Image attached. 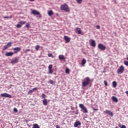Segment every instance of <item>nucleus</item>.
Listing matches in <instances>:
<instances>
[{"label":"nucleus","instance_id":"dca6fc26","mask_svg":"<svg viewBox=\"0 0 128 128\" xmlns=\"http://www.w3.org/2000/svg\"><path fill=\"white\" fill-rule=\"evenodd\" d=\"M42 103L44 106H47L48 104V100L45 98L44 100H42Z\"/></svg>","mask_w":128,"mask_h":128},{"label":"nucleus","instance_id":"b1692460","mask_svg":"<svg viewBox=\"0 0 128 128\" xmlns=\"http://www.w3.org/2000/svg\"><path fill=\"white\" fill-rule=\"evenodd\" d=\"M12 43L10 42L7 43V48H10V46H12Z\"/></svg>","mask_w":128,"mask_h":128},{"label":"nucleus","instance_id":"c85d7f7f","mask_svg":"<svg viewBox=\"0 0 128 128\" xmlns=\"http://www.w3.org/2000/svg\"><path fill=\"white\" fill-rule=\"evenodd\" d=\"M48 56L51 57V58H54V56H53L52 53H48Z\"/></svg>","mask_w":128,"mask_h":128},{"label":"nucleus","instance_id":"20e7f679","mask_svg":"<svg viewBox=\"0 0 128 128\" xmlns=\"http://www.w3.org/2000/svg\"><path fill=\"white\" fill-rule=\"evenodd\" d=\"M124 70V66H120L119 68L118 69L117 72L118 74H122Z\"/></svg>","mask_w":128,"mask_h":128},{"label":"nucleus","instance_id":"f3484780","mask_svg":"<svg viewBox=\"0 0 128 128\" xmlns=\"http://www.w3.org/2000/svg\"><path fill=\"white\" fill-rule=\"evenodd\" d=\"M91 46H96V44L94 40H91Z\"/></svg>","mask_w":128,"mask_h":128},{"label":"nucleus","instance_id":"4468645a","mask_svg":"<svg viewBox=\"0 0 128 128\" xmlns=\"http://www.w3.org/2000/svg\"><path fill=\"white\" fill-rule=\"evenodd\" d=\"M81 123L80 121H76L74 124V127H78V126H80Z\"/></svg>","mask_w":128,"mask_h":128},{"label":"nucleus","instance_id":"423d86ee","mask_svg":"<svg viewBox=\"0 0 128 128\" xmlns=\"http://www.w3.org/2000/svg\"><path fill=\"white\" fill-rule=\"evenodd\" d=\"M104 114H107L110 116L112 117L114 116V114L113 112H112L110 110H106L104 111Z\"/></svg>","mask_w":128,"mask_h":128},{"label":"nucleus","instance_id":"ea45409f","mask_svg":"<svg viewBox=\"0 0 128 128\" xmlns=\"http://www.w3.org/2000/svg\"><path fill=\"white\" fill-rule=\"evenodd\" d=\"M92 110H94V111H97V110H98V108H95L94 107H92Z\"/></svg>","mask_w":128,"mask_h":128},{"label":"nucleus","instance_id":"39448f33","mask_svg":"<svg viewBox=\"0 0 128 128\" xmlns=\"http://www.w3.org/2000/svg\"><path fill=\"white\" fill-rule=\"evenodd\" d=\"M1 96H2V97H5L6 98H12V95L8 94L7 92L1 94Z\"/></svg>","mask_w":128,"mask_h":128},{"label":"nucleus","instance_id":"79ce46f5","mask_svg":"<svg viewBox=\"0 0 128 128\" xmlns=\"http://www.w3.org/2000/svg\"><path fill=\"white\" fill-rule=\"evenodd\" d=\"M14 112H18V110H17L16 108H14Z\"/></svg>","mask_w":128,"mask_h":128},{"label":"nucleus","instance_id":"c03bdc74","mask_svg":"<svg viewBox=\"0 0 128 128\" xmlns=\"http://www.w3.org/2000/svg\"><path fill=\"white\" fill-rule=\"evenodd\" d=\"M4 18L9 19L10 17L8 16H4Z\"/></svg>","mask_w":128,"mask_h":128},{"label":"nucleus","instance_id":"412c9836","mask_svg":"<svg viewBox=\"0 0 128 128\" xmlns=\"http://www.w3.org/2000/svg\"><path fill=\"white\" fill-rule=\"evenodd\" d=\"M86 59L83 58L82 60V64L83 66H84V64H86Z\"/></svg>","mask_w":128,"mask_h":128},{"label":"nucleus","instance_id":"8fccbe9b","mask_svg":"<svg viewBox=\"0 0 128 128\" xmlns=\"http://www.w3.org/2000/svg\"><path fill=\"white\" fill-rule=\"evenodd\" d=\"M115 128H118V126H116V127H115Z\"/></svg>","mask_w":128,"mask_h":128},{"label":"nucleus","instance_id":"de8ad7c7","mask_svg":"<svg viewBox=\"0 0 128 128\" xmlns=\"http://www.w3.org/2000/svg\"><path fill=\"white\" fill-rule=\"evenodd\" d=\"M35 0H30V2H34Z\"/></svg>","mask_w":128,"mask_h":128},{"label":"nucleus","instance_id":"473e14b6","mask_svg":"<svg viewBox=\"0 0 128 128\" xmlns=\"http://www.w3.org/2000/svg\"><path fill=\"white\" fill-rule=\"evenodd\" d=\"M42 98L44 99L46 98V95L45 94H42Z\"/></svg>","mask_w":128,"mask_h":128},{"label":"nucleus","instance_id":"72a5a7b5","mask_svg":"<svg viewBox=\"0 0 128 128\" xmlns=\"http://www.w3.org/2000/svg\"><path fill=\"white\" fill-rule=\"evenodd\" d=\"M16 28H22V24H20H20H16Z\"/></svg>","mask_w":128,"mask_h":128},{"label":"nucleus","instance_id":"a19ab883","mask_svg":"<svg viewBox=\"0 0 128 128\" xmlns=\"http://www.w3.org/2000/svg\"><path fill=\"white\" fill-rule=\"evenodd\" d=\"M30 49H26V50L24 51V52L27 53L28 52H30Z\"/></svg>","mask_w":128,"mask_h":128},{"label":"nucleus","instance_id":"3c124183","mask_svg":"<svg viewBox=\"0 0 128 128\" xmlns=\"http://www.w3.org/2000/svg\"><path fill=\"white\" fill-rule=\"evenodd\" d=\"M76 114H78V113H76Z\"/></svg>","mask_w":128,"mask_h":128},{"label":"nucleus","instance_id":"ddd939ff","mask_svg":"<svg viewBox=\"0 0 128 128\" xmlns=\"http://www.w3.org/2000/svg\"><path fill=\"white\" fill-rule=\"evenodd\" d=\"M13 55H14V52H7L6 53V56H12Z\"/></svg>","mask_w":128,"mask_h":128},{"label":"nucleus","instance_id":"1a4fd4ad","mask_svg":"<svg viewBox=\"0 0 128 128\" xmlns=\"http://www.w3.org/2000/svg\"><path fill=\"white\" fill-rule=\"evenodd\" d=\"M18 62V58H14V59H12L10 62V64H17Z\"/></svg>","mask_w":128,"mask_h":128},{"label":"nucleus","instance_id":"7ed1b4c3","mask_svg":"<svg viewBox=\"0 0 128 128\" xmlns=\"http://www.w3.org/2000/svg\"><path fill=\"white\" fill-rule=\"evenodd\" d=\"M79 106L82 110L83 113H88V110L87 108H86V107H85L82 104H80Z\"/></svg>","mask_w":128,"mask_h":128},{"label":"nucleus","instance_id":"a211bd4d","mask_svg":"<svg viewBox=\"0 0 128 128\" xmlns=\"http://www.w3.org/2000/svg\"><path fill=\"white\" fill-rule=\"evenodd\" d=\"M117 85H118V84L116 82V81H113V82H112V86H113V87L116 88Z\"/></svg>","mask_w":128,"mask_h":128},{"label":"nucleus","instance_id":"c756f323","mask_svg":"<svg viewBox=\"0 0 128 128\" xmlns=\"http://www.w3.org/2000/svg\"><path fill=\"white\" fill-rule=\"evenodd\" d=\"M48 72H49V74H52V72H54V70H53L52 68L50 69V70L48 71Z\"/></svg>","mask_w":128,"mask_h":128},{"label":"nucleus","instance_id":"7c9ffc66","mask_svg":"<svg viewBox=\"0 0 128 128\" xmlns=\"http://www.w3.org/2000/svg\"><path fill=\"white\" fill-rule=\"evenodd\" d=\"M25 27L26 28H30V23H28V22L26 23V25L25 26Z\"/></svg>","mask_w":128,"mask_h":128},{"label":"nucleus","instance_id":"f257e3e1","mask_svg":"<svg viewBox=\"0 0 128 128\" xmlns=\"http://www.w3.org/2000/svg\"><path fill=\"white\" fill-rule=\"evenodd\" d=\"M60 9L62 10H64L66 12H70V10L68 6V4H61Z\"/></svg>","mask_w":128,"mask_h":128},{"label":"nucleus","instance_id":"6e6552de","mask_svg":"<svg viewBox=\"0 0 128 128\" xmlns=\"http://www.w3.org/2000/svg\"><path fill=\"white\" fill-rule=\"evenodd\" d=\"M74 32L78 34H81L82 33V30L80 27H76L74 28Z\"/></svg>","mask_w":128,"mask_h":128},{"label":"nucleus","instance_id":"2f4dec72","mask_svg":"<svg viewBox=\"0 0 128 128\" xmlns=\"http://www.w3.org/2000/svg\"><path fill=\"white\" fill-rule=\"evenodd\" d=\"M76 1L78 2V4H82V0H76Z\"/></svg>","mask_w":128,"mask_h":128},{"label":"nucleus","instance_id":"4c0bfd02","mask_svg":"<svg viewBox=\"0 0 128 128\" xmlns=\"http://www.w3.org/2000/svg\"><path fill=\"white\" fill-rule=\"evenodd\" d=\"M66 74H69V72H70V69L69 68H66Z\"/></svg>","mask_w":128,"mask_h":128},{"label":"nucleus","instance_id":"2eb2a0df","mask_svg":"<svg viewBox=\"0 0 128 128\" xmlns=\"http://www.w3.org/2000/svg\"><path fill=\"white\" fill-rule=\"evenodd\" d=\"M32 14H40V12H38L36 10H32Z\"/></svg>","mask_w":128,"mask_h":128},{"label":"nucleus","instance_id":"09e8293b","mask_svg":"<svg viewBox=\"0 0 128 128\" xmlns=\"http://www.w3.org/2000/svg\"><path fill=\"white\" fill-rule=\"evenodd\" d=\"M126 60H128V56L126 58Z\"/></svg>","mask_w":128,"mask_h":128},{"label":"nucleus","instance_id":"c9c22d12","mask_svg":"<svg viewBox=\"0 0 128 128\" xmlns=\"http://www.w3.org/2000/svg\"><path fill=\"white\" fill-rule=\"evenodd\" d=\"M118 126L120 127V128H126V127L124 125H122V126H121V124H118Z\"/></svg>","mask_w":128,"mask_h":128},{"label":"nucleus","instance_id":"f03ea898","mask_svg":"<svg viewBox=\"0 0 128 128\" xmlns=\"http://www.w3.org/2000/svg\"><path fill=\"white\" fill-rule=\"evenodd\" d=\"M90 82V78L86 77V78H84V80L82 82V87H86V86L89 84Z\"/></svg>","mask_w":128,"mask_h":128},{"label":"nucleus","instance_id":"f704fd0d","mask_svg":"<svg viewBox=\"0 0 128 128\" xmlns=\"http://www.w3.org/2000/svg\"><path fill=\"white\" fill-rule=\"evenodd\" d=\"M52 68V64H50L48 66V70H49V71H50V70H51Z\"/></svg>","mask_w":128,"mask_h":128},{"label":"nucleus","instance_id":"864d4df0","mask_svg":"<svg viewBox=\"0 0 128 128\" xmlns=\"http://www.w3.org/2000/svg\"><path fill=\"white\" fill-rule=\"evenodd\" d=\"M96 128H98L97 127H96Z\"/></svg>","mask_w":128,"mask_h":128},{"label":"nucleus","instance_id":"f8f14e48","mask_svg":"<svg viewBox=\"0 0 128 128\" xmlns=\"http://www.w3.org/2000/svg\"><path fill=\"white\" fill-rule=\"evenodd\" d=\"M34 90H38V88L36 87L34 88L32 90H29V91H28V94H30L33 93L34 91Z\"/></svg>","mask_w":128,"mask_h":128},{"label":"nucleus","instance_id":"cd10ccee","mask_svg":"<svg viewBox=\"0 0 128 128\" xmlns=\"http://www.w3.org/2000/svg\"><path fill=\"white\" fill-rule=\"evenodd\" d=\"M8 49V44L6 46H4V48L2 49L3 51H4V50H6Z\"/></svg>","mask_w":128,"mask_h":128},{"label":"nucleus","instance_id":"aec40b11","mask_svg":"<svg viewBox=\"0 0 128 128\" xmlns=\"http://www.w3.org/2000/svg\"><path fill=\"white\" fill-rule=\"evenodd\" d=\"M58 58L60 60H64V59H66V58H64V55H59Z\"/></svg>","mask_w":128,"mask_h":128},{"label":"nucleus","instance_id":"4be33fe9","mask_svg":"<svg viewBox=\"0 0 128 128\" xmlns=\"http://www.w3.org/2000/svg\"><path fill=\"white\" fill-rule=\"evenodd\" d=\"M48 16H52L54 14V12H52V10H49L48 12Z\"/></svg>","mask_w":128,"mask_h":128},{"label":"nucleus","instance_id":"a878e982","mask_svg":"<svg viewBox=\"0 0 128 128\" xmlns=\"http://www.w3.org/2000/svg\"><path fill=\"white\" fill-rule=\"evenodd\" d=\"M49 82H50L51 84H54L56 82H54V80H49Z\"/></svg>","mask_w":128,"mask_h":128},{"label":"nucleus","instance_id":"58836bf2","mask_svg":"<svg viewBox=\"0 0 128 128\" xmlns=\"http://www.w3.org/2000/svg\"><path fill=\"white\" fill-rule=\"evenodd\" d=\"M124 64L126 65V66H128V61H124Z\"/></svg>","mask_w":128,"mask_h":128},{"label":"nucleus","instance_id":"49530a36","mask_svg":"<svg viewBox=\"0 0 128 128\" xmlns=\"http://www.w3.org/2000/svg\"><path fill=\"white\" fill-rule=\"evenodd\" d=\"M126 94H128V90H126Z\"/></svg>","mask_w":128,"mask_h":128},{"label":"nucleus","instance_id":"e433bc0d","mask_svg":"<svg viewBox=\"0 0 128 128\" xmlns=\"http://www.w3.org/2000/svg\"><path fill=\"white\" fill-rule=\"evenodd\" d=\"M104 84L105 86H108V82H107V81H106V80H104Z\"/></svg>","mask_w":128,"mask_h":128},{"label":"nucleus","instance_id":"9d476101","mask_svg":"<svg viewBox=\"0 0 128 128\" xmlns=\"http://www.w3.org/2000/svg\"><path fill=\"white\" fill-rule=\"evenodd\" d=\"M13 50L14 51V54H18V52L20 51L21 48H13Z\"/></svg>","mask_w":128,"mask_h":128},{"label":"nucleus","instance_id":"bb28decb","mask_svg":"<svg viewBox=\"0 0 128 128\" xmlns=\"http://www.w3.org/2000/svg\"><path fill=\"white\" fill-rule=\"evenodd\" d=\"M34 128H40L38 124H34Z\"/></svg>","mask_w":128,"mask_h":128},{"label":"nucleus","instance_id":"6ab92c4d","mask_svg":"<svg viewBox=\"0 0 128 128\" xmlns=\"http://www.w3.org/2000/svg\"><path fill=\"white\" fill-rule=\"evenodd\" d=\"M112 100L114 101V102H118V98H116L115 96H112Z\"/></svg>","mask_w":128,"mask_h":128},{"label":"nucleus","instance_id":"9b49d317","mask_svg":"<svg viewBox=\"0 0 128 128\" xmlns=\"http://www.w3.org/2000/svg\"><path fill=\"white\" fill-rule=\"evenodd\" d=\"M64 39L66 40V43H68L70 41V38H68V36H64Z\"/></svg>","mask_w":128,"mask_h":128},{"label":"nucleus","instance_id":"37998d69","mask_svg":"<svg viewBox=\"0 0 128 128\" xmlns=\"http://www.w3.org/2000/svg\"><path fill=\"white\" fill-rule=\"evenodd\" d=\"M96 28L97 29H100V26H99V25L96 26Z\"/></svg>","mask_w":128,"mask_h":128},{"label":"nucleus","instance_id":"0eeeda50","mask_svg":"<svg viewBox=\"0 0 128 128\" xmlns=\"http://www.w3.org/2000/svg\"><path fill=\"white\" fill-rule=\"evenodd\" d=\"M98 48L102 50H106V46L101 43L98 44Z\"/></svg>","mask_w":128,"mask_h":128},{"label":"nucleus","instance_id":"a18cd8bd","mask_svg":"<svg viewBox=\"0 0 128 128\" xmlns=\"http://www.w3.org/2000/svg\"><path fill=\"white\" fill-rule=\"evenodd\" d=\"M56 128H60V126L58 124H56Z\"/></svg>","mask_w":128,"mask_h":128},{"label":"nucleus","instance_id":"5701e85b","mask_svg":"<svg viewBox=\"0 0 128 128\" xmlns=\"http://www.w3.org/2000/svg\"><path fill=\"white\" fill-rule=\"evenodd\" d=\"M18 23H20L22 26V25H24V24H26V22H24V20H22L21 22H18Z\"/></svg>","mask_w":128,"mask_h":128},{"label":"nucleus","instance_id":"603ef678","mask_svg":"<svg viewBox=\"0 0 128 128\" xmlns=\"http://www.w3.org/2000/svg\"><path fill=\"white\" fill-rule=\"evenodd\" d=\"M57 16H58V14H57Z\"/></svg>","mask_w":128,"mask_h":128},{"label":"nucleus","instance_id":"393cba45","mask_svg":"<svg viewBox=\"0 0 128 128\" xmlns=\"http://www.w3.org/2000/svg\"><path fill=\"white\" fill-rule=\"evenodd\" d=\"M40 48V45L36 46L35 49H36V51H38Z\"/></svg>","mask_w":128,"mask_h":128}]
</instances>
